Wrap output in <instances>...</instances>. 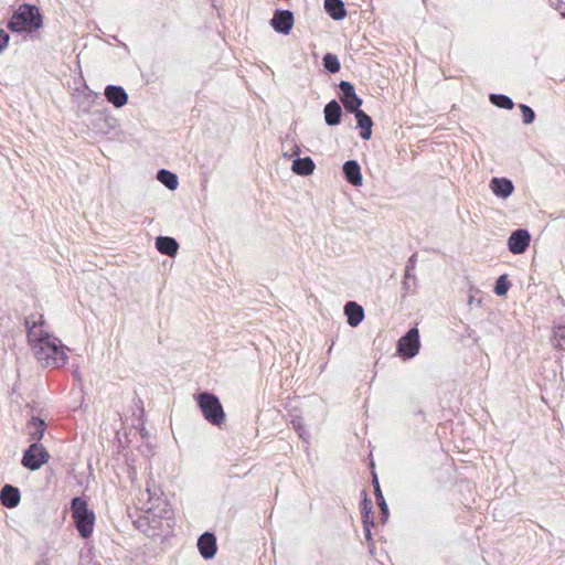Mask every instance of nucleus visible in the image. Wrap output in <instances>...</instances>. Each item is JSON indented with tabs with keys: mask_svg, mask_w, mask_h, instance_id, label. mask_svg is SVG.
Returning a JSON list of instances; mask_svg holds the SVG:
<instances>
[{
	"mask_svg": "<svg viewBox=\"0 0 565 565\" xmlns=\"http://www.w3.org/2000/svg\"><path fill=\"white\" fill-rule=\"evenodd\" d=\"M531 242V235L525 228H518L513 231L508 238V248L512 254H523Z\"/></svg>",
	"mask_w": 565,
	"mask_h": 565,
	"instance_id": "nucleus-9",
	"label": "nucleus"
},
{
	"mask_svg": "<svg viewBox=\"0 0 565 565\" xmlns=\"http://www.w3.org/2000/svg\"><path fill=\"white\" fill-rule=\"evenodd\" d=\"M511 287V282L507 275H501L493 287V291L497 296H505Z\"/></svg>",
	"mask_w": 565,
	"mask_h": 565,
	"instance_id": "nucleus-31",
	"label": "nucleus"
},
{
	"mask_svg": "<svg viewBox=\"0 0 565 565\" xmlns=\"http://www.w3.org/2000/svg\"><path fill=\"white\" fill-rule=\"evenodd\" d=\"M104 94L107 102L114 105L116 108L122 107L128 102V94L124 87L118 85H107Z\"/></svg>",
	"mask_w": 565,
	"mask_h": 565,
	"instance_id": "nucleus-13",
	"label": "nucleus"
},
{
	"mask_svg": "<svg viewBox=\"0 0 565 565\" xmlns=\"http://www.w3.org/2000/svg\"><path fill=\"white\" fill-rule=\"evenodd\" d=\"M73 74V82H67L68 90L74 102L77 104L78 109L83 113H88L98 98V95L87 86L83 73Z\"/></svg>",
	"mask_w": 565,
	"mask_h": 565,
	"instance_id": "nucleus-4",
	"label": "nucleus"
},
{
	"mask_svg": "<svg viewBox=\"0 0 565 565\" xmlns=\"http://www.w3.org/2000/svg\"><path fill=\"white\" fill-rule=\"evenodd\" d=\"M28 435L32 443H40L44 437L46 423L39 416H32L26 424Z\"/></svg>",
	"mask_w": 565,
	"mask_h": 565,
	"instance_id": "nucleus-17",
	"label": "nucleus"
},
{
	"mask_svg": "<svg viewBox=\"0 0 565 565\" xmlns=\"http://www.w3.org/2000/svg\"><path fill=\"white\" fill-rule=\"evenodd\" d=\"M147 493L149 495V501L156 500L158 502L157 505L154 503H152L149 507V511H152L153 509L159 508L160 504H163V509L158 514V516H160L162 519H166V520H169L172 516V514H173L170 504L167 503L166 501H160L159 498H156L157 497V491L156 490L152 491L149 487L147 488Z\"/></svg>",
	"mask_w": 565,
	"mask_h": 565,
	"instance_id": "nucleus-25",
	"label": "nucleus"
},
{
	"mask_svg": "<svg viewBox=\"0 0 565 565\" xmlns=\"http://www.w3.org/2000/svg\"><path fill=\"white\" fill-rule=\"evenodd\" d=\"M323 114L328 126H337L341 122L342 108L335 99H332L324 106Z\"/></svg>",
	"mask_w": 565,
	"mask_h": 565,
	"instance_id": "nucleus-18",
	"label": "nucleus"
},
{
	"mask_svg": "<svg viewBox=\"0 0 565 565\" xmlns=\"http://www.w3.org/2000/svg\"><path fill=\"white\" fill-rule=\"evenodd\" d=\"M316 164L310 157H297L291 164L295 174L307 177L313 173Z\"/></svg>",
	"mask_w": 565,
	"mask_h": 565,
	"instance_id": "nucleus-21",
	"label": "nucleus"
},
{
	"mask_svg": "<svg viewBox=\"0 0 565 565\" xmlns=\"http://www.w3.org/2000/svg\"><path fill=\"white\" fill-rule=\"evenodd\" d=\"M364 499L361 503V516L363 525L375 524L372 515V501L367 498L366 492L363 490Z\"/></svg>",
	"mask_w": 565,
	"mask_h": 565,
	"instance_id": "nucleus-27",
	"label": "nucleus"
},
{
	"mask_svg": "<svg viewBox=\"0 0 565 565\" xmlns=\"http://www.w3.org/2000/svg\"><path fill=\"white\" fill-rule=\"evenodd\" d=\"M326 12L335 21L343 20L347 17V10L342 0H324Z\"/></svg>",
	"mask_w": 565,
	"mask_h": 565,
	"instance_id": "nucleus-22",
	"label": "nucleus"
},
{
	"mask_svg": "<svg viewBox=\"0 0 565 565\" xmlns=\"http://www.w3.org/2000/svg\"><path fill=\"white\" fill-rule=\"evenodd\" d=\"M198 406L206 422L221 426L225 420V413L218 397L210 392H202L195 396Z\"/></svg>",
	"mask_w": 565,
	"mask_h": 565,
	"instance_id": "nucleus-6",
	"label": "nucleus"
},
{
	"mask_svg": "<svg viewBox=\"0 0 565 565\" xmlns=\"http://www.w3.org/2000/svg\"><path fill=\"white\" fill-rule=\"evenodd\" d=\"M50 459V454L40 443H32L24 451L21 463L24 468L35 471L39 470Z\"/></svg>",
	"mask_w": 565,
	"mask_h": 565,
	"instance_id": "nucleus-7",
	"label": "nucleus"
},
{
	"mask_svg": "<svg viewBox=\"0 0 565 565\" xmlns=\"http://www.w3.org/2000/svg\"><path fill=\"white\" fill-rule=\"evenodd\" d=\"M322 61L324 71H340V61L335 54L327 53Z\"/></svg>",
	"mask_w": 565,
	"mask_h": 565,
	"instance_id": "nucleus-32",
	"label": "nucleus"
},
{
	"mask_svg": "<svg viewBox=\"0 0 565 565\" xmlns=\"http://www.w3.org/2000/svg\"><path fill=\"white\" fill-rule=\"evenodd\" d=\"M294 429L297 431L300 439H302L305 443H309L310 434L306 430L302 422V417L295 416L290 420Z\"/></svg>",
	"mask_w": 565,
	"mask_h": 565,
	"instance_id": "nucleus-30",
	"label": "nucleus"
},
{
	"mask_svg": "<svg viewBox=\"0 0 565 565\" xmlns=\"http://www.w3.org/2000/svg\"><path fill=\"white\" fill-rule=\"evenodd\" d=\"M344 315L347 316L348 324L355 328L364 319V309L355 301H348L344 306Z\"/></svg>",
	"mask_w": 565,
	"mask_h": 565,
	"instance_id": "nucleus-16",
	"label": "nucleus"
},
{
	"mask_svg": "<svg viewBox=\"0 0 565 565\" xmlns=\"http://www.w3.org/2000/svg\"><path fill=\"white\" fill-rule=\"evenodd\" d=\"M21 500L20 490L11 484H4L0 490V502L8 509H13L19 505Z\"/></svg>",
	"mask_w": 565,
	"mask_h": 565,
	"instance_id": "nucleus-14",
	"label": "nucleus"
},
{
	"mask_svg": "<svg viewBox=\"0 0 565 565\" xmlns=\"http://www.w3.org/2000/svg\"><path fill=\"white\" fill-rule=\"evenodd\" d=\"M555 347L565 351V326H558L554 329Z\"/></svg>",
	"mask_w": 565,
	"mask_h": 565,
	"instance_id": "nucleus-33",
	"label": "nucleus"
},
{
	"mask_svg": "<svg viewBox=\"0 0 565 565\" xmlns=\"http://www.w3.org/2000/svg\"><path fill=\"white\" fill-rule=\"evenodd\" d=\"M339 87L342 92L341 97H347L355 94L354 86L348 81H341Z\"/></svg>",
	"mask_w": 565,
	"mask_h": 565,
	"instance_id": "nucleus-35",
	"label": "nucleus"
},
{
	"mask_svg": "<svg viewBox=\"0 0 565 565\" xmlns=\"http://www.w3.org/2000/svg\"><path fill=\"white\" fill-rule=\"evenodd\" d=\"M489 99L491 104L499 108L512 109L514 107L513 100L503 94H490Z\"/></svg>",
	"mask_w": 565,
	"mask_h": 565,
	"instance_id": "nucleus-29",
	"label": "nucleus"
},
{
	"mask_svg": "<svg viewBox=\"0 0 565 565\" xmlns=\"http://www.w3.org/2000/svg\"><path fill=\"white\" fill-rule=\"evenodd\" d=\"M418 288V279L414 273L404 271L401 287V297L405 299L408 295L416 294Z\"/></svg>",
	"mask_w": 565,
	"mask_h": 565,
	"instance_id": "nucleus-24",
	"label": "nucleus"
},
{
	"mask_svg": "<svg viewBox=\"0 0 565 565\" xmlns=\"http://www.w3.org/2000/svg\"><path fill=\"white\" fill-rule=\"evenodd\" d=\"M157 179L169 190H175L179 185L177 174L166 169L158 171Z\"/></svg>",
	"mask_w": 565,
	"mask_h": 565,
	"instance_id": "nucleus-26",
	"label": "nucleus"
},
{
	"mask_svg": "<svg viewBox=\"0 0 565 565\" xmlns=\"http://www.w3.org/2000/svg\"><path fill=\"white\" fill-rule=\"evenodd\" d=\"M270 25L280 34H289L294 26V13L290 10L277 9L270 20Z\"/></svg>",
	"mask_w": 565,
	"mask_h": 565,
	"instance_id": "nucleus-10",
	"label": "nucleus"
},
{
	"mask_svg": "<svg viewBox=\"0 0 565 565\" xmlns=\"http://www.w3.org/2000/svg\"><path fill=\"white\" fill-rule=\"evenodd\" d=\"M156 248L163 255L173 257L177 255L179 244L175 238L170 236H158L156 238Z\"/></svg>",
	"mask_w": 565,
	"mask_h": 565,
	"instance_id": "nucleus-20",
	"label": "nucleus"
},
{
	"mask_svg": "<svg viewBox=\"0 0 565 565\" xmlns=\"http://www.w3.org/2000/svg\"><path fill=\"white\" fill-rule=\"evenodd\" d=\"M32 350L38 362L43 367L56 369L67 362L65 352L67 348L62 344V341L56 337Z\"/></svg>",
	"mask_w": 565,
	"mask_h": 565,
	"instance_id": "nucleus-2",
	"label": "nucleus"
},
{
	"mask_svg": "<svg viewBox=\"0 0 565 565\" xmlns=\"http://www.w3.org/2000/svg\"><path fill=\"white\" fill-rule=\"evenodd\" d=\"M556 9L559 11L561 15L565 18V2L559 1Z\"/></svg>",
	"mask_w": 565,
	"mask_h": 565,
	"instance_id": "nucleus-39",
	"label": "nucleus"
},
{
	"mask_svg": "<svg viewBox=\"0 0 565 565\" xmlns=\"http://www.w3.org/2000/svg\"><path fill=\"white\" fill-rule=\"evenodd\" d=\"M519 108H520V110L522 113L523 124H525V125L532 124L534 121V119H535L534 110L530 106H527L525 104H520Z\"/></svg>",
	"mask_w": 565,
	"mask_h": 565,
	"instance_id": "nucleus-34",
	"label": "nucleus"
},
{
	"mask_svg": "<svg viewBox=\"0 0 565 565\" xmlns=\"http://www.w3.org/2000/svg\"><path fill=\"white\" fill-rule=\"evenodd\" d=\"M341 102L348 113L356 114V111L362 110L360 108L362 105V99L356 94L341 97Z\"/></svg>",
	"mask_w": 565,
	"mask_h": 565,
	"instance_id": "nucleus-28",
	"label": "nucleus"
},
{
	"mask_svg": "<svg viewBox=\"0 0 565 565\" xmlns=\"http://www.w3.org/2000/svg\"><path fill=\"white\" fill-rule=\"evenodd\" d=\"M43 24L42 14L34 4L22 3L13 12L7 23V28L15 33H32Z\"/></svg>",
	"mask_w": 565,
	"mask_h": 565,
	"instance_id": "nucleus-1",
	"label": "nucleus"
},
{
	"mask_svg": "<svg viewBox=\"0 0 565 565\" xmlns=\"http://www.w3.org/2000/svg\"><path fill=\"white\" fill-rule=\"evenodd\" d=\"M98 119H103L105 122H107V119L103 118L102 115H98Z\"/></svg>",
	"mask_w": 565,
	"mask_h": 565,
	"instance_id": "nucleus-42",
	"label": "nucleus"
},
{
	"mask_svg": "<svg viewBox=\"0 0 565 565\" xmlns=\"http://www.w3.org/2000/svg\"><path fill=\"white\" fill-rule=\"evenodd\" d=\"M416 263H417V253H414L406 262L405 271L407 273H414L416 269Z\"/></svg>",
	"mask_w": 565,
	"mask_h": 565,
	"instance_id": "nucleus-36",
	"label": "nucleus"
},
{
	"mask_svg": "<svg viewBox=\"0 0 565 565\" xmlns=\"http://www.w3.org/2000/svg\"><path fill=\"white\" fill-rule=\"evenodd\" d=\"M372 526H374V524L363 525V527H364V537H365V541L367 542V544L370 546H373V539H372V533H371V527Z\"/></svg>",
	"mask_w": 565,
	"mask_h": 565,
	"instance_id": "nucleus-38",
	"label": "nucleus"
},
{
	"mask_svg": "<svg viewBox=\"0 0 565 565\" xmlns=\"http://www.w3.org/2000/svg\"><path fill=\"white\" fill-rule=\"evenodd\" d=\"M299 153H300L299 147L297 145H294L292 146V152L289 154V157L291 158L294 156H299Z\"/></svg>",
	"mask_w": 565,
	"mask_h": 565,
	"instance_id": "nucleus-40",
	"label": "nucleus"
},
{
	"mask_svg": "<svg viewBox=\"0 0 565 565\" xmlns=\"http://www.w3.org/2000/svg\"><path fill=\"white\" fill-rule=\"evenodd\" d=\"M358 127L360 128V137L363 140H370L372 137V118L364 111L359 110L354 114Z\"/></svg>",
	"mask_w": 565,
	"mask_h": 565,
	"instance_id": "nucleus-19",
	"label": "nucleus"
},
{
	"mask_svg": "<svg viewBox=\"0 0 565 565\" xmlns=\"http://www.w3.org/2000/svg\"><path fill=\"white\" fill-rule=\"evenodd\" d=\"M71 509L76 530L83 539H88L94 530V511L88 508L87 502L81 497L72 499Z\"/></svg>",
	"mask_w": 565,
	"mask_h": 565,
	"instance_id": "nucleus-3",
	"label": "nucleus"
},
{
	"mask_svg": "<svg viewBox=\"0 0 565 565\" xmlns=\"http://www.w3.org/2000/svg\"><path fill=\"white\" fill-rule=\"evenodd\" d=\"M420 348L419 332L416 327L411 328L397 342V352L405 359L414 358Z\"/></svg>",
	"mask_w": 565,
	"mask_h": 565,
	"instance_id": "nucleus-8",
	"label": "nucleus"
},
{
	"mask_svg": "<svg viewBox=\"0 0 565 565\" xmlns=\"http://www.w3.org/2000/svg\"><path fill=\"white\" fill-rule=\"evenodd\" d=\"M46 321L42 313H31L24 318L26 340L31 349H34L55 338L45 329Z\"/></svg>",
	"mask_w": 565,
	"mask_h": 565,
	"instance_id": "nucleus-5",
	"label": "nucleus"
},
{
	"mask_svg": "<svg viewBox=\"0 0 565 565\" xmlns=\"http://www.w3.org/2000/svg\"><path fill=\"white\" fill-rule=\"evenodd\" d=\"M198 548L204 559H211L217 552L216 537L212 532H204L198 539Z\"/></svg>",
	"mask_w": 565,
	"mask_h": 565,
	"instance_id": "nucleus-11",
	"label": "nucleus"
},
{
	"mask_svg": "<svg viewBox=\"0 0 565 565\" xmlns=\"http://www.w3.org/2000/svg\"><path fill=\"white\" fill-rule=\"evenodd\" d=\"M372 484H373V488H374V494H375L376 503H377V505L380 508L381 520H382L383 523H385L387 521V519H388L390 512H388V507H387V503L385 501V498H384V495H383V493L381 491L380 482H379L376 473H373Z\"/></svg>",
	"mask_w": 565,
	"mask_h": 565,
	"instance_id": "nucleus-23",
	"label": "nucleus"
},
{
	"mask_svg": "<svg viewBox=\"0 0 565 565\" xmlns=\"http://www.w3.org/2000/svg\"><path fill=\"white\" fill-rule=\"evenodd\" d=\"M343 177L348 183L353 186H361L363 183V177L361 173V167L356 160H348L342 167Z\"/></svg>",
	"mask_w": 565,
	"mask_h": 565,
	"instance_id": "nucleus-12",
	"label": "nucleus"
},
{
	"mask_svg": "<svg viewBox=\"0 0 565 565\" xmlns=\"http://www.w3.org/2000/svg\"><path fill=\"white\" fill-rule=\"evenodd\" d=\"M490 189L492 190V192L495 196L501 198V199H507L513 193L514 185L510 179L493 178L490 181Z\"/></svg>",
	"mask_w": 565,
	"mask_h": 565,
	"instance_id": "nucleus-15",
	"label": "nucleus"
},
{
	"mask_svg": "<svg viewBox=\"0 0 565 565\" xmlns=\"http://www.w3.org/2000/svg\"><path fill=\"white\" fill-rule=\"evenodd\" d=\"M9 40L10 35L3 29H0V53L8 46Z\"/></svg>",
	"mask_w": 565,
	"mask_h": 565,
	"instance_id": "nucleus-37",
	"label": "nucleus"
},
{
	"mask_svg": "<svg viewBox=\"0 0 565 565\" xmlns=\"http://www.w3.org/2000/svg\"><path fill=\"white\" fill-rule=\"evenodd\" d=\"M36 565H49L46 561L38 562Z\"/></svg>",
	"mask_w": 565,
	"mask_h": 565,
	"instance_id": "nucleus-41",
	"label": "nucleus"
}]
</instances>
